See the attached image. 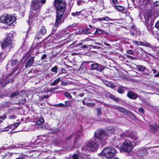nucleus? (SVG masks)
I'll return each mask as SVG.
<instances>
[{
	"instance_id": "nucleus-49",
	"label": "nucleus",
	"mask_w": 159,
	"mask_h": 159,
	"mask_svg": "<svg viewBox=\"0 0 159 159\" xmlns=\"http://www.w3.org/2000/svg\"><path fill=\"white\" fill-rule=\"evenodd\" d=\"M20 123L18 122L16 123L14 125V127H13L12 128V129L14 130L16 128H17L19 125Z\"/></svg>"
},
{
	"instance_id": "nucleus-25",
	"label": "nucleus",
	"mask_w": 159,
	"mask_h": 159,
	"mask_svg": "<svg viewBox=\"0 0 159 159\" xmlns=\"http://www.w3.org/2000/svg\"><path fill=\"white\" fill-rule=\"evenodd\" d=\"M111 20V19L107 16L101 18H98L96 19L97 20L99 21H102L103 20L108 21Z\"/></svg>"
},
{
	"instance_id": "nucleus-16",
	"label": "nucleus",
	"mask_w": 159,
	"mask_h": 159,
	"mask_svg": "<svg viewBox=\"0 0 159 159\" xmlns=\"http://www.w3.org/2000/svg\"><path fill=\"white\" fill-rule=\"evenodd\" d=\"M134 135V134L133 132L131 131L128 130L127 131H125L124 133V137H127L131 139Z\"/></svg>"
},
{
	"instance_id": "nucleus-42",
	"label": "nucleus",
	"mask_w": 159,
	"mask_h": 159,
	"mask_svg": "<svg viewBox=\"0 0 159 159\" xmlns=\"http://www.w3.org/2000/svg\"><path fill=\"white\" fill-rule=\"evenodd\" d=\"M57 66H54L52 68L51 71L52 72H54L56 73L57 72Z\"/></svg>"
},
{
	"instance_id": "nucleus-28",
	"label": "nucleus",
	"mask_w": 159,
	"mask_h": 159,
	"mask_svg": "<svg viewBox=\"0 0 159 159\" xmlns=\"http://www.w3.org/2000/svg\"><path fill=\"white\" fill-rule=\"evenodd\" d=\"M43 139H37L35 141V145H39L42 143Z\"/></svg>"
},
{
	"instance_id": "nucleus-3",
	"label": "nucleus",
	"mask_w": 159,
	"mask_h": 159,
	"mask_svg": "<svg viewBox=\"0 0 159 159\" xmlns=\"http://www.w3.org/2000/svg\"><path fill=\"white\" fill-rule=\"evenodd\" d=\"M94 136L103 144L105 143V141L108 137L107 134L103 130L97 131L94 134Z\"/></svg>"
},
{
	"instance_id": "nucleus-8",
	"label": "nucleus",
	"mask_w": 159,
	"mask_h": 159,
	"mask_svg": "<svg viewBox=\"0 0 159 159\" xmlns=\"http://www.w3.org/2000/svg\"><path fill=\"white\" fill-rule=\"evenodd\" d=\"M133 148V146L132 142L128 140H125L121 147L122 150L128 152H130Z\"/></svg>"
},
{
	"instance_id": "nucleus-35",
	"label": "nucleus",
	"mask_w": 159,
	"mask_h": 159,
	"mask_svg": "<svg viewBox=\"0 0 159 159\" xmlns=\"http://www.w3.org/2000/svg\"><path fill=\"white\" fill-rule=\"evenodd\" d=\"M103 32V30L97 28L95 32V34H101Z\"/></svg>"
},
{
	"instance_id": "nucleus-7",
	"label": "nucleus",
	"mask_w": 159,
	"mask_h": 159,
	"mask_svg": "<svg viewBox=\"0 0 159 159\" xmlns=\"http://www.w3.org/2000/svg\"><path fill=\"white\" fill-rule=\"evenodd\" d=\"M46 2V0H32L31 8L33 10H39L41 8L42 4H44Z\"/></svg>"
},
{
	"instance_id": "nucleus-14",
	"label": "nucleus",
	"mask_w": 159,
	"mask_h": 159,
	"mask_svg": "<svg viewBox=\"0 0 159 159\" xmlns=\"http://www.w3.org/2000/svg\"><path fill=\"white\" fill-rule=\"evenodd\" d=\"M127 96L129 98L132 99H135L138 97L137 94L134 93L131 91L128 92Z\"/></svg>"
},
{
	"instance_id": "nucleus-23",
	"label": "nucleus",
	"mask_w": 159,
	"mask_h": 159,
	"mask_svg": "<svg viewBox=\"0 0 159 159\" xmlns=\"http://www.w3.org/2000/svg\"><path fill=\"white\" fill-rule=\"evenodd\" d=\"M35 12H34V11H31L30 12V16L29 17V20L30 19H31L32 18H34L37 17L38 14H35Z\"/></svg>"
},
{
	"instance_id": "nucleus-10",
	"label": "nucleus",
	"mask_w": 159,
	"mask_h": 159,
	"mask_svg": "<svg viewBox=\"0 0 159 159\" xmlns=\"http://www.w3.org/2000/svg\"><path fill=\"white\" fill-rule=\"evenodd\" d=\"M40 34L39 32H38L35 37V39L36 40H39L42 38V36L45 34L46 32V29L44 26H42L40 30Z\"/></svg>"
},
{
	"instance_id": "nucleus-59",
	"label": "nucleus",
	"mask_w": 159,
	"mask_h": 159,
	"mask_svg": "<svg viewBox=\"0 0 159 159\" xmlns=\"http://www.w3.org/2000/svg\"><path fill=\"white\" fill-rule=\"evenodd\" d=\"M13 79H10V80H8V81L7 83H6L4 86L6 85L7 84H8V83H9L11 82H13Z\"/></svg>"
},
{
	"instance_id": "nucleus-52",
	"label": "nucleus",
	"mask_w": 159,
	"mask_h": 159,
	"mask_svg": "<svg viewBox=\"0 0 159 159\" xmlns=\"http://www.w3.org/2000/svg\"><path fill=\"white\" fill-rule=\"evenodd\" d=\"M58 89H59L58 87H56L54 88H51L50 89V91L51 92H52L54 91V90Z\"/></svg>"
},
{
	"instance_id": "nucleus-27",
	"label": "nucleus",
	"mask_w": 159,
	"mask_h": 159,
	"mask_svg": "<svg viewBox=\"0 0 159 159\" xmlns=\"http://www.w3.org/2000/svg\"><path fill=\"white\" fill-rule=\"evenodd\" d=\"M44 122L43 118L42 117L40 118L39 120L36 122V124L37 125H40L42 124Z\"/></svg>"
},
{
	"instance_id": "nucleus-62",
	"label": "nucleus",
	"mask_w": 159,
	"mask_h": 159,
	"mask_svg": "<svg viewBox=\"0 0 159 159\" xmlns=\"http://www.w3.org/2000/svg\"><path fill=\"white\" fill-rule=\"evenodd\" d=\"M82 131V129H80V130H79L78 131V133L77 134L78 136H79L80 135Z\"/></svg>"
},
{
	"instance_id": "nucleus-38",
	"label": "nucleus",
	"mask_w": 159,
	"mask_h": 159,
	"mask_svg": "<svg viewBox=\"0 0 159 159\" xmlns=\"http://www.w3.org/2000/svg\"><path fill=\"white\" fill-rule=\"evenodd\" d=\"M18 61V60L16 59L12 60H11V64L12 66H14L16 64Z\"/></svg>"
},
{
	"instance_id": "nucleus-17",
	"label": "nucleus",
	"mask_w": 159,
	"mask_h": 159,
	"mask_svg": "<svg viewBox=\"0 0 159 159\" xmlns=\"http://www.w3.org/2000/svg\"><path fill=\"white\" fill-rule=\"evenodd\" d=\"M147 3L152 4L153 3V6L155 7H157L159 6V0L153 2L152 0H146Z\"/></svg>"
},
{
	"instance_id": "nucleus-40",
	"label": "nucleus",
	"mask_w": 159,
	"mask_h": 159,
	"mask_svg": "<svg viewBox=\"0 0 159 159\" xmlns=\"http://www.w3.org/2000/svg\"><path fill=\"white\" fill-rule=\"evenodd\" d=\"M133 42L134 43H135V44H137L138 45H142L143 44V42L141 41H133Z\"/></svg>"
},
{
	"instance_id": "nucleus-9",
	"label": "nucleus",
	"mask_w": 159,
	"mask_h": 159,
	"mask_svg": "<svg viewBox=\"0 0 159 159\" xmlns=\"http://www.w3.org/2000/svg\"><path fill=\"white\" fill-rule=\"evenodd\" d=\"M63 13L57 12L56 18L54 24V27H57L63 22V20L62 19Z\"/></svg>"
},
{
	"instance_id": "nucleus-37",
	"label": "nucleus",
	"mask_w": 159,
	"mask_h": 159,
	"mask_svg": "<svg viewBox=\"0 0 159 159\" xmlns=\"http://www.w3.org/2000/svg\"><path fill=\"white\" fill-rule=\"evenodd\" d=\"M118 92L119 93L122 94L124 93L123 88L122 87H120L118 89Z\"/></svg>"
},
{
	"instance_id": "nucleus-43",
	"label": "nucleus",
	"mask_w": 159,
	"mask_h": 159,
	"mask_svg": "<svg viewBox=\"0 0 159 159\" xmlns=\"http://www.w3.org/2000/svg\"><path fill=\"white\" fill-rule=\"evenodd\" d=\"M65 95L66 97L68 98L69 99H71L72 98V96L68 92H66L65 93Z\"/></svg>"
},
{
	"instance_id": "nucleus-30",
	"label": "nucleus",
	"mask_w": 159,
	"mask_h": 159,
	"mask_svg": "<svg viewBox=\"0 0 159 159\" xmlns=\"http://www.w3.org/2000/svg\"><path fill=\"white\" fill-rule=\"evenodd\" d=\"M82 33L84 34H89L91 33V31L88 28L83 30L82 32Z\"/></svg>"
},
{
	"instance_id": "nucleus-13",
	"label": "nucleus",
	"mask_w": 159,
	"mask_h": 159,
	"mask_svg": "<svg viewBox=\"0 0 159 159\" xmlns=\"http://www.w3.org/2000/svg\"><path fill=\"white\" fill-rule=\"evenodd\" d=\"M138 154L139 157H143L148 154V152L146 148H142L139 150Z\"/></svg>"
},
{
	"instance_id": "nucleus-56",
	"label": "nucleus",
	"mask_w": 159,
	"mask_h": 159,
	"mask_svg": "<svg viewBox=\"0 0 159 159\" xmlns=\"http://www.w3.org/2000/svg\"><path fill=\"white\" fill-rule=\"evenodd\" d=\"M66 70L65 69L63 68H62L61 70V73H66Z\"/></svg>"
},
{
	"instance_id": "nucleus-50",
	"label": "nucleus",
	"mask_w": 159,
	"mask_h": 159,
	"mask_svg": "<svg viewBox=\"0 0 159 159\" xmlns=\"http://www.w3.org/2000/svg\"><path fill=\"white\" fill-rule=\"evenodd\" d=\"M138 110H139V111L140 112V113H143L144 112V109L142 108V107H139V109H138Z\"/></svg>"
},
{
	"instance_id": "nucleus-29",
	"label": "nucleus",
	"mask_w": 159,
	"mask_h": 159,
	"mask_svg": "<svg viewBox=\"0 0 159 159\" xmlns=\"http://www.w3.org/2000/svg\"><path fill=\"white\" fill-rule=\"evenodd\" d=\"M137 68L139 71H143L146 68L143 66L138 65L137 66Z\"/></svg>"
},
{
	"instance_id": "nucleus-58",
	"label": "nucleus",
	"mask_w": 159,
	"mask_h": 159,
	"mask_svg": "<svg viewBox=\"0 0 159 159\" xmlns=\"http://www.w3.org/2000/svg\"><path fill=\"white\" fill-rule=\"evenodd\" d=\"M95 103L94 102H89V107H92L93 106L95 105Z\"/></svg>"
},
{
	"instance_id": "nucleus-47",
	"label": "nucleus",
	"mask_w": 159,
	"mask_h": 159,
	"mask_svg": "<svg viewBox=\"0 0 159 159\" xmlns=\"http://www.w3.org/2000/svg\"><path fill=\"white\" fill-rule=\"evenodd\" d=\"M108 107L112 109H116L117 106L113 105H109Z\"/></svg>"
},
{
	"instance_id": "nucleus-64",
	"label": "nucleus",
	"mask_w": 159,
	"mask_h": 159,
	"mask_svg": "<svg viewBox=\"0 0 159 159\" xmlns=\"http://www.w3.org/2000/svg\"><path fill=\"white\" fill-rule=\"evenodd\" d=\"M16 117L14 116H10L9 118L11 119H14L16 118Z\"/></svg>"
},
{
	"instance_id": "nucleus-20",
	"label": "nucleus",
	"mask_w": 159,
	"mask_h": 159,
	"mask_svg": "<svg viewBox=\"0 0 159 159\" xmlns=\"http://www.w3.org/2000/svg\"><path fill=\"white\" fill-rule=\"evenodd\" d=\"M92 62H93V63L91 64L90 66V69L91 70H97L99 67V66H101L95 62L93 61H92Z\"/></svg>"
},
{
	"instance_id": "nucleus-22",
	"label": "nucleus",
	"mask_w": 159,
	"mask_h": 159,
	"mask_svg": "<svg viewBox=\"0 0 159 159\" xmlns=\"http://www.w3.org/2000/svg\"><path fill=\"white\" fill-rule=\"evenodd\" d=\"M113 7L119 11H121L125 10L124 7L122 6L114 5Z\"/></svg>"
},
{
	"instance_id": "nucleus-36",
	"label": "nucleus",
	"mask_w": 159,
	"mask_h": 159,
	"mask_svg": "<svg viewBox=\"0 0 159 159\" xmlns=\"http://www.w3.org/2000/svg\"><path fill=\"white\" fill-rule=\"evenodd\" d=\"M19 94V92L18 91H17L15 92L12 93L11 95V98H13L15 96H17Z\"/></svg>"
},
{
	"instance_id": "nucleus-1",
	"label": "nucleus",
	"mask_w": 159,
	"mask_h": 159,
	"mask_svg": "<svg viewBox=\"0 0 159 159\" xmlns=\"http://www.w3.org/2000/svg\"><path fill=\"white\" fill-rule=\"evenodd\" d=\"M13 38L11 34H8L2 43V47L3 49L9 51L15 46V44L11 39Z\"/></svg>"
},
{
	"instance_id": "nucleus-31",
	"label": "nucleus",
	"mask_w": 159,
	"mask_h": 159,
	"mask_svg": "<svg viewBox=\"0 0 159 159\" xmlns=\"http://www.w3.org/2000/svg\"><path fill=\"white\" fill-rule=\"evenodd\" d=\"M109 97L110 98H111V99L114 100V101L116 102H118L119 100V99L118 98L116 97L115 96L111 94L110 95Z\"/></svg>"
},
{
	"instance_id": "nucleus-39",
	"label": "nucleus",
	"mask_w": 159,
	"mask_h": 159,
	"mask_svg": "<svg viewBox=\"0 0 159 159\" xmlns=\"http://www.w3.org/2000/svg\"><path fill=\"white\" fill-rule=\"evenodd\" d=\"M26 100L25 98H22L19 102H18V104H24L26 102Z\"/></svg>"
},
{
	"instance_id": "nucleus-6",
	"label": "nucleus",
	"mask_w": 159,
	"mask_h": 159,
	"mask_svg": "<svg viewBox=\"0 0 159 159\" xmlns=\"http://www.w3.org/2000/svg\"><path fill=\"white\" fill-rule=\"evenodd\" d=\"M84 148L88 151H95L98 148V146L94 139H91L87 144L84 145Z\"/></svg>"
},
{
	"instance_id": "nucleus-53",
	"label": "nucleus",
	"mask_w": 159,
	"mask_h": 159,
	"mask_svg": "<svg viewBox=\"0 0 159 159\" xmlns=\"http://www.w3.org/2000/svg\"><path fill=\"white\" fill-rule=\"evenodd\" d=\"M73 134H72L69 135L66 138V139L67 140H70L71 138L73 136Z\"/></svg>"
},
{
	"instance_id": "nucleus-33",
	"label": "nucleus",
	"mask_w": 159,
	"mask_h": 159,
	"mask_svg": "<svg viewBox=\"0 0 159 159\" xmlns=\"http://www.w3.org/2000/svg\"><path fill=\"white\" fill-rule=\"evenodd\" d=\"M142 46H146L147 47H149L150 48H152V47L151 45V44L147 42H143V44Z\"/></svg>"
},
{
	"instance_id": "nucleus-46",
	"label": "nucleus",
	"mask_w": 159,
	"mask_h": 159,
	"mask_svg": "<svg viewBox=\"0 0 159 159\" xmlns=\"http://www.w3.org/2000/svg\"><path fill=\"white\" fill-rule=\"evenodd\" d=\"M55 106L57 107H65L64 104L62 103L57 104Z\"/></svg>"
},
{
	"instance_id": "nucleus-54",
	"label": "nucleus",
	"mask_w": 159,
	"mask_h": 159,
	"mask_svg": "<svg viewBox=\"0 0 159 159\" xmlns=\"http://www.w3.org/2000/svg\"><path fill=\"white\" fill-rule=\"evenodd\" d=\"M104 83L106 85L109 87H110V85H111V84L109 82H108L107 81H105L104 82Z\"/></svg>"
},
{
	"instance_id": "nucleus-41",
	"label": "nucleus",
	"mask_w": 159,
	"mask_h": 159,
	"mask_svg": "<svg viewBox=\"0 0 159 159\" xmlns=\"http://www.w3.org/2000/svg\"><path fill=\"white\" fill-rule=\"evenodd\" d=\"M7 117V116L6 115H4L3 116L0 117V124L2 122L3 120H4Z\"/></svg>"
},
{
	"instance_id": "nucleus-15",
	"label": "nucleus",
	"mask_w": 159,
	"mask_h": 159,
	"mask_svg": "<svg viewBox=\"0 0 159 159\" xmlns=\"http://www.w3.org/2000/svg\"><path fill=\"white\" fill-rule=\"evenodd\" d=\"M34 57H31L27 61L25 65V67L26 68H27L31 66L34 62Z\"/></svg>"
},
{
	"instance_id": "nucleus-18",
	"label": "nucleus",
	"mask_w": 159,
	"mask_h": 159,
	"mask_svg": "<svg viewBox=\"0 0 159 159\" xmlns=\"http://www.w3.org/2000/svg\"><path fill=\"white\" fill-rule=\"evenodd\" d=\"M150 129L151 131L153 132H155L159 129V125L156 124L150 125Z\"/></svg>"
},
{
	"instance_id": "nucleus-34",
	"label": "nucleus",
	"mask_w": 159,
	"mask_h": 159,
	"mask_svg": "<svg viewBox=\"0 0 159 159\" xmlns=\"http://www.w3.org/2000/svg\"><path fill=\"white\" fill-rule=\"evenodd\" d=\"M97 115L99 117L101 113V108H98L96 109Z\"/></svg>"
},
{
	"instance_id": "nucleus-48",
	"label": "nucleus",
	"mask_w": 159,
	"mask_h": 159,
	"mask_svg": "<svg viewBox=\"0 0 159 159\" xmlns=\"http://www.w3.org/2000/svg\"><path fill=\"white\" fill-rule=\"evenodd\" d=\"M7 157L6 155H2L0 157V159H7Z\"/></svg>"
},
{
	"instance_id": "nucleus-21",
	"label": "nucleus",
	"mask_w": 159,
	"mask_h": 159,
	"mask_svg": "<svg viewBox=\"0 0 159 159\" xmlns=\"http://www.w3.org/2000/svg\"><path fill=\"white\" fill-rule=\"evenodd\" d=\"M106 130L109 133L113 134H115V129L112 126L108 127L107 128Z\"/></svg>"
},
{
	"instance_id": "nucleus-12",
	"label": "nucleus",
	"mask_w": 159,
	"mask_h": 159,
	"mask_svg": "<svg viewBox=\"0 0 159 159\" xmlns=\"http://www.w3.org/2000/svg\"><path fill=\"white\" fill-rule=\"evenodd\" d=\"M122 130L120 128H116L115 129V134L117 135L116 136H114L115 139L116 138L117 139H119L124 137V133H122Z\"/></svg>"
},
{
	"instance_id": "nucleus-45",
	"label": "nucleus",
	"mask_w": 159,
	"mask_h": 159,
	"mask_svg": "<svg viewBox=\"0 0 159 159\" xmlns=\"http://www.w3.org/2000/svg\"><path fill=\"white\" fill-rule=\"evenodd\" d=\"M91 62H92V61H83L82 63V64L81 65V66H84V65H87L88 64H89V63H91Z\"/></svg>"
},
{
	"instance_id": "nucleus-19",
	"label": "nucleus",
	"mask_w": 159,
	"mask_h": 159,
	"mask_svg": "<svg viewBox=\"0 0 159 159\" xmlns=\"http://www.w3.org/2000/svg\"><path fill=\"white\" fill-rule=\"evenodd\" d=\"M84 157L80 154H75L70 157V159H83Z\"/></svg>"
},
{
	"instance_id": "nucleus-26",
	"label": "nucleus",
	"mask_w": 159,
	"mask_h": 159,
	"mask_svg": "<svg viewBox=\"0 0 159 159\" xmlns=\"http://www.w3.org/2000/svg\"><path fill=\"white\" fill-rule=\"evenodd\" d=\"M61 80L60 78L59 77L55 79L50 84V86H55Z\"/></svg>"
},
{
	"instance_id": "nucleus-2",
	"label": "nucleus",
	"mask_w": 159,
	"mask_h": 159,
	"mask_svg": "<svg viewBox=\"0 0 159 159\" xmlns=\"http://www.w3.org/2000/svg\"><path fill=\"white\" fill-rule=\"evenodd\" d=\"M116 153V150L114 148L108 147L102 150L100 153V155L106 158H110L115 156Z\"/></svg>"
},
{
	"instance_id": "nucleus-5",
	"label": "nucleus",
	"mask_w": 159,
	"mask_h": 159,
	"mask_svg": "<svg viewBox=\"0 0 159 159\" xmlns=\"http://www.w3.org/2000/svg\"><path fill=\"white\" fill-rule=\"evenodd\" d=\"M54 4L57 10V12L64 13L66 3L63 0H54Z\"/></svg>"
},
{
	"instance_id": "nucleus-57",
	"label": "nucleus",
	"mask_w": 159,
	"mask_h": 159,
	"mask_svg": "<svg viewBox=\"0 0 159 159\" xmlns=\"http://www.w3.org/2000/svg\"><path fill=\"white\" fill-rule=\"evenodd\" d=\"M67 84V83L66 82H64L63 81H61V85H66Z\"/></svg>"
},
{
	"instance_id": "nucleus-44",
	"label": "nucleus",
	"mask_w": 159,
	"mask_h": 159,
	"mask_svg": "<svg viewBox=\"0 0 159 159\" xmlns=\"http://www.w3.org/2000/svg\"><path fill=\"white\" fill-rule=\"evenodd\" d=\"M65 107H69L71 106V104H70L69 101H66L65 102Z\"/></svg>"
},
{
	"instance_id": "nucleus-24",
	"label": "nucleus",
	"mask_w": 159,
	"mask_h": 159,
	"mask_svg": "<svg viewBox=\"0 0 159 159\" xmlns=\"http://www.w3.org/2000/svg\"><path fill=\"white\" fill-rule=\"evenodd\" d=\"M133 142L135 144L137 145L139 143V140L138 138L135 135L131 139Z\"/></svg>"
},
{
	"instance_id": "nucleus-51",
	"label": "nucleus",
	"mask_w": 159,
	"mask_h": 159,
	"mask_svg": "<svg viewBox=\"0 0 159 159\" xmlns=\"http://www.w3.org/2000/svg\"><path fill=\"white\" fill-rule=\"evenodd\" d=\"M83 2L82 0H77V3L78 5H81Z\"/></svg>"
},
{
	"instance_id": "nucleus-61",
	"label": "nucleus",
	"mask_w": 159,
	"mask_h": 159,
	"mask_svg": "<svg viewBox=\"0 0 159 159\" xmlns=\"http://www.w3.org/2000/svg\"><path fill=\"white\" fill-rule=\"evenodd\" d=\"M127 53L129 54H133V53L131 50H129L127 51Z\"/></svg>"
},
{
	"instance_id": "nucleus-60",
	"label": "nucleus",
	"mask_w": 159,
	"mask_h": 159,
	"mask_svg": "<svg viewBox=\"0 0 159 159\" xmlns=\"http://www.w3.org/2000/svg\"><path fill=\"white\" fill-rule=\"evenodd\" d=\"M155 27L156 28L159 30V21L156 24Z\"/></svg>"
},
{
	"instance_id": "nucleus-4",
	"label": "nucleus",
	"mask_w": 159,
	"mask_h": 159,
	"mask_svg": "<svg viewBox=\"0 0 159 159\" xmlns=\"http://www.w3.org/2000/svg\"><path fill=\"white\" fill-rule=\"evenodd\" d=\"M15 16L9 15L7 14L0 16V22L10 25L13 23L16 20Z\"/></svg>"
},
{
	"instance_id": "nucleus-32",
	"label": "nucleus",
	"mask_w": 159,
	"mask_h": 159,
	"mask_svg": "<svg viewBox=\"0 0 159 159\" xmlns=\"http://www.w3.org/2000/svg\"><path fill=\"white\" fill-rule=\"evenodd\" d=\"M81 11H76L75 12H74L71 13V15L74 17L76 16H78L80 15Z\"/></svg>"
},
{
	"instance_id": "nucleus-55",
	"label": "nucleus",
	"mask_w": 159,
	"mask_h": 159,
	"mask_svg": "<svg viewBox=\"0 0 159 159\" xmlns=\"http://www.w3.org/2000/svg\"><path fill=\"white\" fill-rule=\"evenodd\" d=\"M112 3L115 5L117 4L118 3L117 0H112Z\"/></svg>"
},
{
	"instance_id": "nucleus-63",
	"label": "nucleus",
	"mask_w": 159,
	"mask_h": 159,
	"mask_svg": "<svg viewBox=\"0 0 159 159\" xmlns=\"http://www.w3.org/2000/svg\"><path fill=\"white\" fill-rule=\"evenodd\" d=\"M47 57V55L45 54H43L42 56L41 57V60H43L44 58H45Z\"/></svg>"
},
{
	"instance_id": "nucleus-11",
	"label": "nucleus",
	"mask_w": 159,
	"mask_h": 159,
	"mask_svg": "<svg viewBox=\"0 0 159 159\" xmlns=\"http://www.w3.org/2000/svg\"><path fill=\"white\" fill-rule=\"evenodd\" d=\"M116 109L118 111L124 113L125 114L130 116V117H134V116L128 110L122 107L117 106Z\"/></svg>"
}]
</instances>
